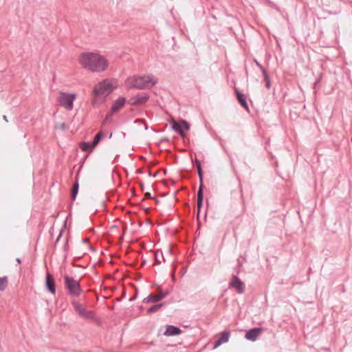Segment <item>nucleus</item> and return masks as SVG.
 <instances>
[{
	"instance_id": "obj_6",
	"label": "nucleus",
	"mask_w": 352,
	"mask_h": 352,
	"mask_svg": "<svg viewBox=\"0 0 352 352\" xmlns=\"http://www.w3.org/2000/svg\"><path fill=\"white\" fill-rule=\"evenodd\" d=\"M170 124L172 126V129L179 133L181 136H185L187 131L189 130V124L186 120H181L179 122H176L174 120L170 121Z\"/></svg>"
},
{
	"instance_id": "obj_26",
	"label": "nucleus",
	"mask_w": 352,
	"mask_h": 352,
	"mask_svg": "<svg viewBox=\"0 0 352 352\" xmlns=\"http://www.w3.org/2000/svg\"><path fill=\"white\" fill-rule=\"evenodd\" d=\"M159 256H160V254H159V252H157L155 254V261H156V262H157V263H161V261H160V258H159Z\"/></svg>"
},
{
	"instance_id": "obj_4",
	"label": "nucleus",
	"mask_w": 352,
	"mask_h": 352,
	"mask_svg": "<svg viewBox=\"0 0 352 352\" xmlns=\"http://www.w3.org/2000/svg\"><path fill=\"white\" fill-rule=\"evenodd\" d=\"M76 98L75 93L61 91L59 94L58 101L60 106L67 111H72L74 108V102Z\"/></svg>"
},
{
	"instance_id": "obj_21",
	"label": "nucleus",
	"mask_w": 352,
	"mask_h": 352,
	"mask_svg": "<svg viewBox=\"0 0 352 352\" xmlns=\"http://www.w3.org/2000/svg\"><path fill=\"white\" fill-rule=\"evenodd\" d=\"M78 182H76V184H74L73 188H72V198L73 200H74L77 196V194H78Z\"/></svg>"
},
{
	"instance_id": "obj_22",
	"label": "nucleus",
	"mask_w": 352,
	"mask_h": 352,
	"mask_svg": "<svg viewBox=\"0 0 352 352\" xmlns=\"http://www.w3.org/2000/svg\"><path fill=\"white\" fill-rule=\"evenodd\" d=\"M148 99V96L147 94H144L141 96H138L137 98V103H144L147 101Z\"/></svg>"
},
{
	"instance_id": "obj_28",
	"label": "nucleus",
	"mask_w": 352,
	"mask_h": 352,
	"mask_svg": "<svg viewBox=\"0 0 352 352\" xmlns=\"http://www.w3.org/2000/svg\"><path fill=\"white\" fill-rule=\"evenodd\" d=\"M16 261H17L19 263H21V259H20V258H17V259H16Z\"/></svg>"
},
{
	"instance_id": "obj_23",
	"label": "nucleus",
	"mask_w": 352,
	"mask_h": 352,
	"mask_svg": "<svg viewBox=\"0 0 352 352\" xmlns=\"http://www.w3.org/2000/svg\"><path fill=\"white\" fill-rule=\"evenodd\" d=\"M170 254H171V250L169 248L166 249L164 252H160V255L164 258V261H166V258H165V256L168 257Z\"/></svg>"
},
{
	"instance_id": "obj_9",
	"label": "nucleus",
	"mask_w": 352,
	"mask_h": 352,
	"mask_svg": "<svg viewBox=\"0 0 352 352\" xmlns=\"http://www.w3.org/2000/svg\"><path fill=\"white\" fill-rule=\"evenodd\" d=\"M230 287H234L237 292L242 294L244 292V285L242 281L236 276H234L230 283Z\"/></svg>"
},
{
	"instance_id": "obj_19",
	"label": "nucleus",
	"mask_w": 352,
	"mask_h": 352,
	"mask_svg": "<svg viewBox=\"0 0 352 352\" xmlns=\"http://www.w3.org/2000/svg\"><path fill=\"white\" fill-rule=\"evenodd\" d=\"M196 164H197V167L198 175H199V182H200V185H204V183H203V175H202V170H201V163L199 161H196Z\"/></svg>"
},
{
	"instance_id": "obj_11",
	"label": "nucleus",
	"mask_w": 352,
	"mask_h": 352,
	"mask_svg": "<svg viewBox=\"0 0 352 352\" xmlns=\"http://www.w3.org/2000/svg\"><path fill=\"white\" fill-rule=\"evenodd\" d=\"M45 285L47 288V289L53 294L56 292V288H55V284L54 280L52 277V276L47 273L46 275V279H45Z\"/></svg>"
},
{
	"instance_id": "obj_27",
	"label": "nucleus",
	"mask_w": 352,
	"mask_h": 352,
	"mask_svg": "<svg viewBox=\"0 0 352 352\" xmlns=\"http://www.w3.org/2000/svg\"><path fill=\"white\" fill-rule=\"evenodd\" d=\"M3 119H4L6 122H8V119H7L6 116H3Z\"/></svg>"
},
{
	"instance_id": "obj_15",
	"label": "nucleus",
	"mask_w": 352,
	"mask_h": 352,
	"mask_svg": "<svg viewBox=\"0 0 352 352\" xmlns=\"http://www.w3.org/2000/svg\"><path fill=\"white\" fill-rule=\"evenodd\" d=\"M229 338H230L229 332L222 333L219 340L215 342L214 349H216L218 346H219L220 345H221L222 344L227 342L229 340Z\"/></svg>"
},
{
	"instance_id": "obj_24",
	"label": "nucleus",
	"mask_w": 352,
	"mask_h": 352,
	"mask_svg": "<svg viewBox=\"0 0 352 352\" xmlns=\"http://www.w3.org/2000/svg\"><path fill=\"white\" fill-rule=\"evenodd\" d=\"M91 146V144L89 142H84L81 144L80 148L83 151H87Z\"/></svg>"
},
{
	"instance_id": "obj_8",
	"label": "nucleus",
	"mask_w": 352,
	"mask_h": 352,
	"mask_svg": "<svg viewBox=\"0 0 352 352\" xmlns=\"http://www.w3.org/2000/svg\"><path fill=\"white\" fill-rule=\"evenodd\" d=\"M262 332L261 328H253L250 329L245 334V339L254 342Z\"/></svg>"
},
{
	"instance_id": "obj_1",
	"label": "nucleus",
	"mask_w": 352,
	"mask_h": 352,
	"mask_svg": "<svg viewBox=\"0 0 352 352\" xmlns=\"http://www.w3.org/2000/svg\"><path fill=\"white\" fill-rule=\"evenodd\" d=\"M78 63L86 71L94 73L105 72L109 66V60L98 52H83L78 57Z\"/></svg>"
},
{
	"instance_id": "obj_10",
	"label": "nucleus",
	"mask_w": 352,
	"mask_h": 352,
	"mask_svg": "<svg viewBox=\"0 0 352 352\" xmlns=\"http://www.w3.org/2000/svg\"><path fill=\"white\" fill-rule=\"evenodd\" d=\"M125 102H126L125 98H124V97L118 98L116 100L114 101V102L111 107V113H116V111H118L119 109H120L122 107H124Z\"/></svg>"
},
{
	"instance_id": "obj_2",
	"label": "nucleus",
	"mask_w": 352,
	"mask_h": 352,
	"mask_svg": "<svg viewBox=\"0 0 352 352\" xmlns=\"http://www.w3.org/2000/svg\"><path fill=\"white\" fill-rule=\"evenodd\" d=\"M117 87V81L113 79H105L98 82L92 91L93 105L98 107L103 103Z\"/></svg>"
},
{
	"instance_id": "obj_14",
	"label": "nucleus",
	"mask_w": 352,
	"mask_h": 352,
	"mask_svg": "<svg viewBox=\"0 0 352 352\" xmlns=\"http://www.w3.org/2000/svg\"><path fill=\"white\" fill-rule=\"evenodd\" d=\"M180 333L181 330L178 327L170 325L165 331L164 335L167 336H172L179 335Z\"/></svg>"
},
{
	"instance_id": "obj_12",
	"label": "nucleus",
	"mask_w": 352,
	"mask_h": 352,
	"mask_svg": "<svg viewBox=\"0 0 352 352\" xmlns=\"http://www.w3.org/2000/svg\"><path fill=\"white\" fill-rule=\"evenodd\" d=\"M164 296L165 295L162 294L159 295L151 294L146 298H144L143 302L146 303L156 302L164 298Z\"/></svg>"
},
{
	"instance_id": "obj_3",
	"label": "nucleus",
	"mask_w": 352,
	"mask_h": 352,
	"mask_svg": "<svg viewBox=\"0 0 352 352\" xmlns=\"http://www.w3.org/2000/svg\"><path fill=\"white\" fill-rule=\"evenodd\" d=\"M157 82L158 78L153 74L133 76L128 78L126 80L129 87L140 89L151 88L155 85Z\"/></svg>"
},
{
	"instance_id": "obj_17",
	"label": "nucleus",
	"mask_w": 352,
	"mask_h": 352,
	"mask_svg": "<svg viewBox=\"0 0 352 352\" xmlns=\"http://www.w3.org/2000/svg\"><path fill=\"white\" fill-rule=\"evenodd\" d=\"M8 279L7 276L0 277V291H4L8 286Z\"/></svg>"
},
{
	"instance_id": "obj_13",
	"label": "nucleus",
	"mask_w": 352,
	"mask_h": 352,
	"mask_svg": "<svg viewBox=\"0 0 352 352\" xmlns=\"http://www.w3.org/2000/svg\"><path fill=\"white\" fill-rule=\"evenodd\" d=\"M203 190H204V185H200L198 192H197V208H198V214H199L200 210L202 207L203 204V200H204V195H203Z\"/></svg>"
},
{
	"instance_id": "obj_25",
	"label": "nucleus",
	"mask_w": 352,
	"mask_h": 352,
	"mask_svg": "<svg viewBox=\"0 0 352 352\" xmlns=\"http://www.w3.org/2000/svg\"><path fill=\"white\" fill-rule=\"evenodd\" d=\"M263 74H264L265 80L266 81V87L267 89H269L270 87V78L267 74V72L265 70H263Z\"/></svg>"
},
{
	"instance_id": "obj_5",
	"label": "nucleus",
	"mask_w": 352,
	"mask_h": 352,
	"mask_svg": "<svg viewBox=\"0 0 352 352\" xmlns=\"http://www.w3.org/2000/svg\"><path fill=\"white\" fill-rule=\"evenodd\" d=\"M65 287L72 296H78L81 293L79 282L72 277L65 276Z\"/></svg>"
},
{
	"instance_id": "obj_18",
	"label": "nucleus",
	"mask_w": 352,
	"mask_h": 352,
	"mask_svg": "<svg viewBox=\"0 0 352 352\" xmlns=\"http://www.w3.org/2000/svg\"><path fill=\"white\" fill-rule=\"evenodd\" d=\"M102 136V133H98V134H96V135L95 136L94 139V141L93 142L91 143V151L93 150L94 148H95L97 144L99 143V142L101 140V138Z\"/></svg>"
},
{
	"instance_id": "obj_20",
	"label": "nucleus",
	"mask_w": 352,
	"mask_h": 352,
	"mask_svg": "<svg viewBox=\"0 0 352 352\" xmlns=\"http://www.w3.org/2000/svg\"><path fill=\"white\" fill-rule=\"evenodd\" d=\"M163 304L162 303H160V304H158V305H153L152 307H151L148 310H147V313L148 314H152L153 312H156L158 310H160V309L162 307Z\"/></svg>"
},
{
	"instance_id": "obj_16",
	"label": "nucleus",
	"mask_w": 352,
	"mask_h": 352,
	"mask_svg": "<svg viewBox=\"0 0 352 352\" xmlns=\"http://www.w3.org/2000/svg\"><path fill=\"white\" fill-rule=\"evenodd\" d=\"M236 94L237 96V98L240 104L242 107H243L246 110L249 109L248 104L246 102L245 97L243 94L240 93L238 90L236 91Z\"/></svg>"
},
{
	"instance_id": "obj_7",
	"label": "nucleus",
	"mask_w": 352,
	"mask_h": 352,
	"mask_svg": "<svg viewBox=\"0 0 352 352\" xmlns=\"http://www.w3.org/2000/svg\"><path fill=\"white\" fill-rule=\"evenodd\" d=\"M74 309L76 311L78 314V315L85 319H91L94 318V314L91 311L86 310L82 305L79 304L78 302L73 303Z\"/></svg>"
}]
</instances>
